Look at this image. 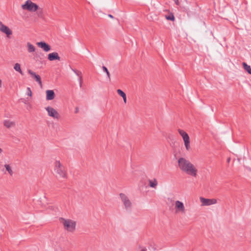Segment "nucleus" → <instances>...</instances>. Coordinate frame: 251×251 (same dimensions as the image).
Returning <instances> with one entry per match:
<instances>
[{
	"mask_svg": "<svg viewBox=\"0 0 251 251\" xmlns=\"http://www.w3.org/2000/svg\"><path fill=\"white\" fill-rule=\"evenodd\" d=\"M178 164L179 168L182 171L192 176H197V169L188 160L181 157L178 160Z\"/></svg>",
	"mask_w": 251,
	"mask_h": 251,
	"instance_id": "f257e3e1",
	"label": "nucleus"
},
{
	"mask_svg": "<svg viewBox=\"0 0 251 251\" xmlns=\"http://www.w3.org/2000/svg\"><path fill=\"white\" fill-rule=\"evenodd\" d=\"M61 222L63 224L65 230L69 232H73L75 231L76 226L75 222L72 220L62 218Z\"/></svg>",
	"mask_w": 251,
	"mask_h": 251,
	"instance_id": "f03ea898",
	"label": "nucleus"
},
{
	"mask_svg": "<svg viewBox=\"0 0 251 251\" xmlns=\"http://www.w3.org/2000/svg\"><path fill=\"white\" fill-rule=\"evenodd\" d=\"M120 198L126 210L130 211L132 208V203L126 194L121 193L120 194Z\"/></svg>",
	"mask_w": 251,
	"mask_h": 251,
	"instance_id": "7ed1b4c3",
	"label": "nucleus"
},
{
	"mask_svg": "<svg viewBox=\"0 0 251 251\" xmlns=\"http://www.w3.org/2000/svg\"><path fill=\"white\" fill-rule=\"evenodd\" d=\"M54 171L61 177L64 178L66 177V172L59 161L55 162Z\"/></svg>",
	"mask_w": 251,
	"mask_h": 251,
	"instance_id": "20e7f679",
	"label": "nucleus"
},
{
	"mask_svg": "<svg viewBox=\"0 0 251 251\" xmlns=\"http://www.w3.org/2000/svg\"><path fill=\"white\" fill-rule=\"evenodd\" d=\"M22 7L24 10H27L31 12H35L38 9V6L30 0H26L25 3L22 5Z\"/></svg>",
	"mask_w": 251,
	"mask_h": 251,
	"instance_id": "39448f33",
	"label": "nucleus"
},
{
	"mask_svg": "<svg viewBox=\"0 0 251 251\" xmlns=\"http://www.w3.org/2000/svg\"><path fill=\"white\" fill-rule=\"evenodd\" d=\"M175 211L177 213L184 214L186 209L183 203L179 201H176L175 202Z\"/></svg>",
	"mask_w": 251,
	"mask_h": 251,
	"instance_id": "423d86ee",
	"label": "nucleus"
},
{
	"mask_svg": "<svg viewBox=\"0 0 251 251\" xmlns=\"http://www.w3.org/2000/svg\"><path fill=\"white\" fill-rule=\"evenodd\" d=\"M45 109L48 112V114L49 116L57 120L60 118L59 113L53 108L50 106H48L45 108Z\"/></svg>",
	"mask_w": 251,
	"mask_h": 251,
	"instance_id": "0eeeda50",
	"label": "nucleus"
},
{
	"mask_svg": "<svg viewBox=\"0 0 251 251\" xmlns=\"http://www.w3.org/2000/svg\"><path fill=\"white\" fill-rule=\"evenodd\" d=\"M200 200L201 202V206H209L217 203V200L214 199H210L200 197Z\"/></svg>",
	"mask_w": 251,
	"mask_h": 251,
	"instance_id": "6e6552de",
	"label": "nucleus"
},
{
	"mask_svg": "<svg viewBox=\"0 0 251 251\" xmlns=\"http://www.w3.org/2000/svg\"><path fill=\"white\" fill-rule=\"evenodd\" d=\"M27 72L28 74L30 75L31 77L34 79L40 86H42L41 78L39 75L36 74L35 72L30 69L27 70Z\"/></svg>",
	"mask_w": 251,
	"mask_h": 251,
	"instance_id": "1a4fd4ad",
	"label": "nucleus"
},
{
	"mask_svg": "<svg viewBox=\"0 0 251 251\" xmlns=\"http://www.w3.org/2000/svg\"><path fill=\"white\" fill-rule=\"evenodd\" d=\"M0 31L5 33L8 37L12 34L11 30L8 26L3 25L1 22H0Z\"/></svg>",
	"mask_w": 251,
	"mask_h": 251,
	"instance_id": "9d476101",
	"label": "nucleus"
},
{
	"mask_svg": "<svg viewBox=\"0 0 251 251\" xmlns=\"http://www.w3.org/2000/svg\"><path fill=\"white\" fill-rule=\"evenodd\" d=\"M48 59L49 60L52 61L55 60H60V57L58 55V53L56 52H53L49 53L48 56Z\"/></svg>",
	"mask_w": 251,
	"mask_h": 251,
	"instance_id": "9b49d317",
	"label": "nucleus"
},
{
	"mask_svg": "<svg viewBox=\"0 0 251 251\" xmlns=\"http://www.w3.org/2000/svg\"><path fill=\"white\" fill-rule=\"evenodd\" d=\"M37 45L46 52H48L50 50V47L44 42H38Z\"/></svg>",
	"mask_w": 251,
	"mask_h": 251,
	"instance_id": "f8f14e48",
	"label": "nucleus"
},
{
	"mask_svg": "<svg viewBox=\"0 0 251 251\" xmlns=\"http://www.w3.org/2000/svg\"><path fill=\"white\" fill-rule=\"evenodd\" d=\"M55 98V93L53 90H48L46 91V100H50L54 99Z\"/></svg>",
	"mask_w": 251,
	"mask_h": 251,
	"instance_id": "ddd939ff",
	"label": "nucleus"
},
{
	"mask_svg": "<svg viewBox=\"0 0 251 251\" xmlns=\"http://www.w3.org/2000/svg\"><path fill=\"white\" fill-rule=\"evenodd\" d=\"M184 142V145L187 150H189L190 148V138L188 135L184 136L183 138Z\"/></svg>",
	"mask_w": 251,
	"mask_h": 251,
	"instance_id": "4468645a",
	"label": "nucleus"
},
{
	"mask_svg": "<svg viewBox=\"0 0 251 251\" xmlns=\"http://www.w3.org/2000/svg\"><path fill=\"white\" fill-rule=\"evenodd\" d=\"M4 126L7 128H10L15 126V122L13 121H11L8 120H4L3 122Z\"/></svg>",
	"mask_w": 251,
	"mask_h": 251,
	"instance_id": "2eb2a0df",
	"label": "nucleus"
},
{
	"mask_svg": "<svg viewBox=\"0 0 251 251\" xmlns=\"http://www.w3.org/2000/svg\"><path fill=\"white\" fill-rule=\"evenodd\" d=\"M149 186L153 188H156L158 184L156 179L153 178V179L149 180Z\"/></svg>",
	"mask_w": 251,
	"mask_h": 251,
	"instance_id": "dca6fc26",
	"label": "nucleus"
},
{
	"mask_svg": "<svg viewBox=\"0 0 251 251\" xmlns=\"http://www.w3.org/2000/svg\"><path fill=\"white\" fill-rule=\"evenodd\" d=\"M27 51L29 53L33 52L35 50V47L29 42L27 43Z\"/></svg>",
	"mask_w": 251,
	"mask_h": 251,
	"instance_id": "f3484780",
	"label": "nucleus"
},
{
	"mask_svg": "<svg viewBox=\"0 0 251 251\" xmlns=\"http://www.w3.org/2000/svg\"><path fill=\"white\" fill-rule=\"evenodd\" d=\"M14 69L16 71L19 72L21 75H23V72L21 70V65L20 64L18 63H16L14 66Z\"/></svg>",
	"mask_w": 251,
	"mask_h": 251,
	"instance_id": "a211bd4d",
	"label": "nucleus"
},
{
	"mask_svg": "<svg viewBox=\"0 0 251 251\" xmlns=\"http://www.w3.org/2000/svg\"><path fill=\"white\" fill-rule=\"evenodd\" d=\"M244 69L249 74L251 75V68L250 66L248 65L246 63H243Z\"/></svg>",
	"mask_w": 251,
	"mask_h": 251,
	"instance_id": "6ab92c4d",
	"label": "nucleus"
},
{
	"mask_svg": "<svg viewBox=\"0 0 251 251\" xmlns=\"http://www.w3.org/2000/svg\"><path fill=\"white\" fill-rule=\"evenodd\" d=\"M4 167L6 169V170L8 172V173H9V174L10 175V176H12L13 175V171L11 168V167L8 164H5L4 165Z\"/></svg>",
	"mask_w": 251,
	"mask_h": 251,
	"instance_id": "aec40b11",
	"label": "nucleus"
},
{
	"mask_svg": "<svg viewBox=\"0 0 251 251\" xmlns=\"http://www.w3.org/2000/svg\"><path fill=\"white\" fill-rule=\"evenodd\" d=\"M72 70L75 73V74L78 76V79L81 80V79L82 78V73L80 71H78L73 69H72Z\"/></svg>",
	"mask_w": 251,
	"mask_h": 251,
	"instance_id": "412c9836",
	"label": "nucleus"
},
{
	"mask_svg": "<svg viewBox=\"0 0 251 251\" xmlns=\"http://www.w3.org/2000/svg\"><path fill=\"white\" fill-rule=\"evenodd\" d=\"M102 69L103 72H105V73L106 74V75H107V78L110 81V73H109L107 68L105 66H103L102 67Z\"/></svg>",
	"mask_w": 251,
	"mask_h": 251,
	"instance_id": "4be33fe9",
	"label": "nucleus"
},
{
	"mask_svg": "<svg viewBox=\"0 0 251 251\" xmlns=\"http://www.w3.org/2000/svg\"><path fill=\"white\" fill-rule=\"evenodd\" d=\"M178 131L182 138L188 134L185 131L180 129H178Z\"/></svg>",
	"mask_w": 251,
	"mask_h": 251,
	"instance_id": "5701e85b",
	"label": "nucleus"
},
{
	"mask_svg": "<svg viewBox=\"0 0 251 251\" xmlns=\"http://www.w3.org/2000/svg\"><path fill=\"white\" fill-rule=\"evenodd\" d=\"M117 92V93L122 98L126 95V94L121 89H118Z\"/></svg>",
	"mask_w": 251,
	"mask_h": 251,
	"instance_id": "b1692460",
	"label": "nucleus"
},
{
	"mask_svg": "<svg viewBox=\"0 0 251 251\" xmlns=\"http://www.w3.org/2000/svg\"><path fill=\"white\" fill-rule=\"evenodd\" d=\"M37 14L39 17H42L43 16V10L42 8H39L37 10Z\"/></svg>",
	"mask_w": 251,
	"mask_h": 251,
	"instance_id": "393cba45",
	"label": "nucleus"
},
{
	"mask_svg": "<svg viewBox=\"0 0 251 251\" xmlns=\"http://www.w3.org/2000/svg\"><path fill=\"white\" fill-rule=\"evenodd\" d=\"M26 95L30 97H31L32 96V92L29 87H27V88Z\"/></svg>",
	"mask_w": 251,
	"mask_h": 251,
	"instance_id": "a878e982",
	"label": "nucleus"
},
{
	"mask_svg": "<svg viewBox=\"0 0 251 251\" xmlns=\"http://www.w3.org/2000/svg\"><path fill=\"white\" fill-rule=\"evenodd\" d=\"M166 19L168 20L173 21L174 20L175 18L173 15H171L166 17Z\"/></svg>",
	"mask_w": 251,
	"mask_h": 251,
	"instance_id": "bb28decb",
	"label": "nucleus"
},
{
	"mask_svg": "<svg viewBox=\"0 0 251 251\" xmlns=\"http://www.w3.org/2000/svg\"><path fill=\"white\" fill-rule=\"evenodd\" d=\"M123 99L124 102L125 103H126V95L125 96H124V97H123Z\"/></svg>",
	"mask_w": 251,
	"mask_h": 251,
	"instance_id": "cd10ccee",
	"label": "nucleus"
},
{
	"mask_svg": "<svg viewBox=\"0 0 251 251\" xmlns=\"http://www.w3.org/2000/svg\"><path fill=\"white\" fill-rule=\"evenodd\" d=\"M78 81H79V86H80V87H81V86H82V78L81 79V80L80 79H78Z\"/></svg>",
	"mask_w": 251,
	"mask_h": 251,
	"instance_id": "c85d7f7f",
	"label": "nucleus"
},
{
	"mask_svg": "<svg viewBox=\"0 0 251 251\" xmlns=\"http://www.w3.org/2000/svg\"><path fill=\"white\" fill-rule=\"evenodd\" d=\"M176 5H179V1L178 0H174Z\"/></svg>",
	"mask_w": 251,
	"mask_h": 251,
	"instance_id": "c756f323",
	"label": "nucleus"
},
{
	"mask_svg": "<svg viewBox=\"0 0 251 251\" xmlns=\"http://www.w3.org/2000/svg\"><path fill=\"white\" fill-rule=\"evenodd\" d=\"M108 17L111 18H114L113 16L112 15H111V14H109L108 15Z\"/></svg>",
	"mask_w": 251,
	"mask_h": 251,
	"instance_id": "7c9ffc66",
	"label": "nucleus"
},
{
	"mask_svg": "<svg viewBox=\"0 0 251 251\" xmlns=\"http://www.w3.org/2000/svg\"><path fill=\"white\" fill-rule=\"evenodd\" d=\"M230 158H228L227 159V162H230Z\"/></svg>",
	"mask_w": 251,
	"mask_h": 251,
	"instance_id": "2f4dec72",
	"label": "nucleus"
},
{
	"mask_svg": "<svg viewBox=\"0 0 251 251\" xmlns=\"http://www.w3.org/2000/svg\"><path fill=\"white\" fill-rule=\"evenodd\" d=\"M1 86V80L0 79V87Z\"/></svg>",
	"mask_w": 251,
	"mask_h": 251,
	"instance_id": "473e14b6",
	"label": "nucleus"
},
{
	"mask_svg": "<svg viewBox=\"0 0 251 251\" xmlns=\"http://www.w3.org/2000/svg\"><path fill=\"white\" fill-rule=\"evenodd\" d=\"M2 150L0 148V154L2 152Z\"/></svg>",
	"mask_w": 251,
	"mask_h": 251,
	"instance_id": "72a5a7b5",
	"label": "nucleus"
},
{
	"mask_svg": "<svg viewBox=\"0 0 251 251\" xmlns=\"http://www.w3.org/2000/svg\"><path fill=\"white\" fill-rule=\"evenodd\" d=\"M77 111H78V109H77V108H76V111H75V113L77 112Z\"/></svg>",
	"mask_w": 251,
	"mask_h": 251,
	"instance_id": "f704fd0d",
	"label": "nucleus"
}]
</instances>
